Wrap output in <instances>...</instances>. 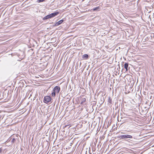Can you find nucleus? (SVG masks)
I'll return each mask as SVG.
<instances>
[{
  "label": "nucleus",
  "instance_id": "obj_2",
  "mask_svg": "<svg viewBox=\"0 0 154 154\" xmlns=\"http://www.w3.org/2000/svg\"><path fill=\"white\" fill-rule=\"evenodd\" d=\"M51 100V98L49 96H46L44 97L45 103H47Z\"/></svg>",
  "mask_w": 154,
  "mask_h": 154
},
{
  "label": "nucleus",
  "instance_id": "obj_5",
  "mask_svg": "<svg viewBox=\"0 0 154 154\" xmlns=\"http://www.w3.org/2000/svg\"><path fill=\"white\" fill-rule=\"evenodd\" d=\"M63 21V20H61L58 21V22H56L55 24V25L56 26H58L61 24Z\"/></svg>",
  "mask_w": 154,
  "mask_h": 154
},
{
  "label": "nucleus",
  "instance_id": "obj_7",
  "mask_svg": "<svg viewBox=\"0 0 154 154\" xmlns=\"http://www.w3.org/2000/svg\"><path fill=\"white\" fill-rule=\"evenodd\" d=\"M88 57V55L87 54H84L82 56V58L84 59H87Z\"/></svg>",
  "mask_w": 154,
  "mask_h": 154
},
{
  "label": "nucleus",
  "instance_id": "obj_10",
  "mask_svg": "<svg viewBox=\"0 0 154 154\" xmlns=\"http://www.w3.org/2000/svg\"><path fill=\"white\" fill-rule=\"evenodd\" d=\"M86 101V99L85 98H83L81 100V104H83Z\"/></svg>",
  "mask_w": 154,
  "mask_h": 154
},
{
  "label": "nucleus",
  "instance_id": "obj_14",
  "mask_svg": "<svg viewBox=\"0 0 154 154\" xmlns=\"http://www.w3.org/2000/svg\"><path fill=\"white\" fill-rule=\"evenodd\" d=\"M121 134H125V133H123V132H121Z\"/></svg>",
  "mask_w": 154,
  "mask_h": 154
},
{
  "label": "nucleus",
  "instance_id": "obj_4",
  "mask_svg": "<svg viewBox=\"0 0 154 154\" xmlns=\"http://www.w3.org/2000/svg\"><path fill=\"white\" fill-rule=\"evenodd\" d=\"M59 14V12L57 11L50 14L51 18L54 17L57 15Z\"/></svg>",
  "mask_w": 154,
  "mask_h": 154
},
{
  "label": "nucleus",
  "instance_id": "obj_9",
  "mask_svg": "<svg viewBox=\"0 0 154 154\" xmlns=\"http://www.w3.org/2000/svg\"><path fill=\"white\" fill-rule=\"evenodd\" d=\"M99 9H100V8H99V7L98 6V7H96L94 8L93 9H92V10L93 11H98L99 10Z\"/></svg>",
  "mask_w": 154,
  "mask_h": 154
},
{
  "label": "nucleus",
  "instance_id": "obj_3",
  "mask_svg": "<svg viewBox=\"0 0 154 154\" xmlns=\"http://www.w3.org/2000/svg\"><path fill=\"white\" fill-rule=\"evenodd\" d=\"M55 92H56V94H58L60 91V88L58 86H56L54 87L53 90Z\"/></svg>",
  "mask_w": 154,
  "mask_h": 154
},
{
  "label": "nucleus",
  "instance_id": "obj_8",
  "mask_svg": "<svg viewBox=\"0 0 154 154\" xmlns=\"http://www.w3.org/2000/svg\"><path fill=\"white\" fill-rule=\"evenodd\" d=\"M128 64L127 63H125L124 64V68L126 69V71H128Z\"/></svg>",
  "mask_w": 154,
  "mask_h": 154
},
{
  "label": "nucleus",
  "instance_id": "obj_11",
  "mask_svg": "<svg viewBox=\"0 0 154 154\" xmlns=\"http://www.w3.org/2000/svg\"><path fill=\"white\" fill-rule=\"evenodd\" d=\"M56 94H57L56 92H55L53 90L52 92L51 93V95L53 97H55Z\"/></svg>",
  "mask_w": 154,
  "mask_h": 154
},
{
  "label": "nucleus",
  "instance_id": "obj_1",
  "mask_svg": "<svg viewBox=\"0 0 154 154\" xmlns=\"http://www.w3.org/2000/svg\"><path fill=\"white\" fill-rule=\"evenodd\" d=\"M119 138L120 139H123L125 138H128L129 140L132 138V136L131 135L128 134L121 135L119 136Z\"/></svg>",
  "mask_w": 154,
  "mask_h": 154
},
{
  "label": "nucleus",
  "instance_id": "obj_12",
  "mask_svg": "<svg viewBox=\"0 0 154 154\" xmlns=\"http://www.w3.org/2000/svg\"><path fill=\"white\" fill-rule=\"evenodd\" d=\"M108 102L110 103H112V99H111V98L110 97H109Z\"/></svg>",
  "mask_w": 154,
  "mask_h": 154
},
{
  "label": "nucleus",
  "instance_id": "obj_13",
  "mask_svg": "<svg viewBox=\"0 0 154 154\" xmlns=\"http://www.w3.org/2000/svg\"><path fill=\"white\" fill-rule=\"evenodd\" d=\"M2 151V149L1 148H0V153H1Z\"/></svg>",
  "mask_w": 154,
  "mask_h": 154
},
{
  "label": "nucleus",
  "instance_id": "obj_6",
  "mask_svg": "<svg viewBox=\"0 0 154 154\" xmlns=\"http://www.w3.org/2000/svg\"><path fill=\"white\" fill-rule=\"evenodd\" d=\"M51 18V16L50 14L47 15L45 17H43V20H47V19H48L49 18Z\"/></svg>",
  "mask_w": 154,
  "mask_h": 154
}]
</instances>
